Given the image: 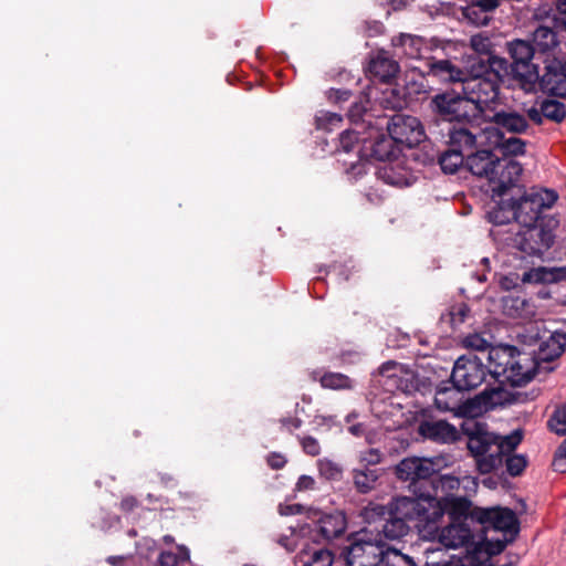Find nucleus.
<instances>
[{"label":"nucleus","instance_id":"1","mask_svg":"<svg viewBox=\"0 0 566 566\" xmlns=\"http://www.w3.org/2000/svg\"><path fill=\"white\" fill-rule=\"evenodd\" d=\"M558 196L554 190L524 188L520 195L507 198L513 205L515 221L522 229L511 233L506 239V245L524 256H542L555 242V230L559 224L558 219L543 214L544 209H549L557 201Z\"/></svg>","mask_w":566,"mask_h":566},{"label":"nucleus","instance_id":"2","mask_svg":"<svg viewBox=\"0 0 566 566\" xmlns=\"http://www.w3.org/2000/svg\"><path fill=\"white\" fill-rule=\"evenodd\" d=\"M566 349V333L556 331L543 340L534 353L520 352L515 346L501 345L492 353L495 361V375L505 376L511 387H522L532 381L541 370L551 373L552 363Z\"/></svg>","mask_w":566,"mask_h":566},{"label":"nucleus","instance_id":"3","mask_svg":"<svg viewBox=\"0 0 566 566\" xmlns=\"http://www.w3.org/2000/svg\"><path fill=\"white\" fill-rule=\"evenodd\" d=\"M467 447L481 474L491 473L503 465L504 457L512 453L523 439L522 430L500 436L486 429L485 423L473 422L462 427Z\"/></svg>","mask_w":566,"mask_h":566},{"label":"nucleus","instance_id":"4","mask_svg":"<svg viewBox=\"0 0 566 566\" xmlns=\"http://www.w3.org/2000/svg\"><path fill=\"white\" fill-rule=\"evenodd\" d=\"M504 70L503 61L491 62L489 59H482L473 64L474 74L467 75L463 84L458 85L468 104L475 107L470 108L475 120L479 117L485 118L494 109L492 104L499 99L501 85L506 80L501 74Z\"/></svg>","mask_w":566,"mask_h":566},{"label":"nucleus","instance_id":"5","mask_svg":"<svg viewBox=\"0 0 566 566\" xmlns=\"http://www.w3.org/2000/svg\"><path fill=\"white\" fill-rule=\"evenodd\" d=\"M470 108L473 107L468 104V99L464 98L458 85L438 90L427 101V111L431 116L429 123L431 134H440L444 137L443 130L440 129V125L443 123L447 126L455 123L473 124L476 120Z\"/></svg>","mask_w":566,"mask_h":566},{"label":"nucleus","instance_id":"6","mask_svg":"<svg viewBox=\"0 0 566 566\" xmlns=\"http://www.w3.org/2000/svg\"><path fill=\"white\" fill-rule=\"evenodd\" d=\"M413 496H397L389 504L390 514H396L409 522H416L420 532L438 531V523L443 517V507L431 491H411Z\"/></svg>","mask_w":566,"mask_h":566},{"label":"nucleus","instance_id":"7","mask_svg":"<svg viewBox=\"0 0 566 566\" xmlns=\"http://www.w3.org/2000/svg\"><path fill=\"white\" fill-rule=\"evenodd\" d=\"M506 51L511 57L509 62L505 57L490 55L491 62L503 61L504 72L501 74L506 80H512L525 92H534L536 90V81H538V63L535 49L531 42L515 39L506 43Z\"/></svg>","mask_w":566,"mask_h":566},{"label":"nucleus","instance_id":"8","mask_svg":"<svg viewBox=\"0 0 566 566\" xmlns=\"http://www.w3.org/2000/svg\"><path fill=\"white\" fill-rule=\"evenodd\" d=\"M496 347H492L488 354L489 365L485 366L482 358L475 354L460 356L453 365L452 373L450 376L451 382L458 391H471L476 389L484 382H489L488 379L494 381L509 382L505 376L495 375V361L492 360V353Z\"/></svg>","mask_w":566,"mask_h":566},{"label":"nucleus","instance_id":"9","mask_svg":"<svg viewBox=\"0 0 566 566\" xmlns=\"http://www.w3.org/2000/svg\"><path fill=\"white\" fill-rule=\"evenodd\" d=\"M364 518L368 523L369 532H376V537L382 544L384 539L397 541L408 534L410 526L390 509L381 504H369L364 511Z\"/></svg>","mask_w":566,"mask_h":566},{"label":"nucleus","instance_id":"10","mask_svg":"<svg viewBox=\"0 0 566 566\" xmlns=\"http://www.w3.org/2000/svg\"><path fill=\"white\" fill-rule=\"evenodd\" d=\"M369 527L349 538V544L342 551L347 566H377L381 555L380 539L369 537Z\"/></svg>","mask_w":566,"mask_h":566},{"label":"nucleus","instance_id":"11","mask_svg":"<svg viewBox=\"0 0 566 566\" xmlns=\"http://www.w3.org/2000/svg\"><path fill=\"white\" fill-rule=\"evenodd\" d=\"M396 476L405 482H409V490L431 491L432 482L430 478L436 473L432 460L419 457H409L402 459L395 468Z\"/></svg>","mask_w":566,"mask_h":566},{"label":"nucleus","instance_id":"12","mask_svg":"<svg viewBox=\"0 0 566 566\" xmlns=\"http://www.w3.org/2000/svg\"><path fill=\"white\" fill-rule=\"evenodd\" d=\"M492 176H488L489 182L492 185V197L502 196L510 197L514 193L520 195L523 187L517 185L523 168L520 163L512 158H500L493 166Z\"/></svg>","mask_w":566,"mask_h":566},{"label":"nucleus","instance_id":"13","mask_svg":"<svg viewBox=\"0 0 566 566\" xmlns=\"http://www.w3.org/2000/svg\"><path fill=\"white\" fill-rule=\"evenodd\" d=\"M473 520L483 530L493 528L510 534V541H513L520 532V521L515 512L509 507H475Z\"/></svg>","mask_w":566,"mask_h":566},{"label":"nucleus","instance_id":"14","mask_svg":"<svg viewBox=\"0 0 566 566\" xmlns=\"http://www.w3.org/2000/svg\"><path fill=\"white\" fill-rule=\"evenodd\" d=\"M401 147L391 137V135L369 127L368 136L361 138V146L358 153L366 159L376 161L392 160L398 157Z\"/></svg>","mask_w":566,"mask_h":566},{"label":"nucleus","instance_id":"15","mask_svg":"<svg viewBox=\"0 0 566 566\" xmlns=\"http://www.w3.org/2000/svg\"><path fill=\"white\" fill-rule=\"evenodd\" d=\"M387 130L400 147L412 148L424 138L421 122L410 115L395 114L387 123Z\"/></svg>","mask_w":566,"mask_h":566},{"label":"nucleus","instance_id":"16","mask_svg":"<svg viewBox=\"0 0 566 566\" xmlns=\"http://www.w3.org/2000/svg\"><path fill=\"white\" fill-rule=\"evenodd\" d=\"M543 73L538 67V86L543 92L557 97H566V65L564 56L543 60Z\"/></svg>","mask_w":566,"mask_h":566},{"label":"nucleus","instance_id":"17","mask_svg":"<svg viewBox=\"0 0 566 566\" xmlns=\"http://www.w3.org/2000/svg\"><path fill=\"white\" fill-rule=\"evenodd\" d=\"M310 518L314 523L315 541L331 542L332 539L339 538L347 528V518L342 511L329 513L314 511Z\"/></svg>","mask_w":566,"mask_h":566},{"label":"nucleus","instance_id":"18","mask_svg":"<svg viewBox=\"0 0 566 566\" xmlns=\"http://www.w3.org/2000/svg\"><path fill=\"white\" fill-rule=\"evenodd\" d=\"M484 120L492 124L500 135L504 133L521 135L525 134L531 127L527 117L512 107L494 108Z\"/></svg>","mask_w":566,"mask_h":566},{"label":"nucleus","instance_id":"19","mask_svg":"<svg viewBox=\"0 0 566 566\" xmlns=\"http://www.w3.org/2000/svg\"><path fill=\"white\" fill-rule=\"evenodd\" d=\"M495 382L496 386H491V382H488L486 387L475 396L479 405L482 406L485 410L512 405L523 400V395L521 392L510 391L504 388L505 385L511 386L509 382Z\"/></svg>","mask_w":566,"mask_h":566},{"label":"nucleus","instance_id":"20","mask_svg":"<svg viewBox=\"0 0 566 566\" xmlns=\"http://www.w3.org/2000/svg\"><path fill=\"white\" fill-rule=\"evenodd\" d=\"M537 55V61L547 60L563 55L558 34L554 28L538 25L532 35V43Z\"/></svg>","mask_w":566,"mask_h":566},{"label":"nucleus","instance_id":"21","mask_svg":"<svg viewBox=\"0 0 566 566\" xmlns=\"http://www.w3.org/2000/svg\"><path fill=\"white\" fill-rule=\"evenodd\" d=\"M421 437L440 444H451L461 439L460 431L447 420H423L419 423Z\"/></svg>","mask_w":566,"mask_h":566},{"label":"nucleus","instance_id":"22","mask_svg":"<svg viewBox=\"0 0 566 566\" xmlns=\"http://www.w3.org/2000/svg\"><path fill=\"white\" fill-rule=\"evenodd\" d=\"M475 130L479 128L472 124L455 123L447 126V132L443 134L448 136V147L467 155L475 147L478 136Z\"/></svg>","mask_w":566,"mask_h":566},{"label":"nucleus","instance_id":"23","mask_svg":"<svg viewBox=\"0 0 566 566\" xmlns=\"http://www.w3.org/2000/svg\"><path fill=\"white\" fill-rule=\"evenodd\" d=\"M499 7L500 0H470L462 15L472 25L482 27L489 24Z\"/></svg>","mask_w":566,"mask_h":566},{"label":"nucleus","instance_id":"24","mask_svg":"<svg viewBox=\"0 0 566 566\" xmlns=\"http://www.w3.org/2000/svg\"><path fill=\"white\" fill-rule=\"evenodd\" d=\"M472 538V530L465 522H450L439 533V543L447 548L468 547Z\"/></svg>","mask_w":566,"mask_h":566},{"label":"nucleus","instance_id":"25","mask_svg":"<svg viewBox=\"0 0 566 566\" xmlns=\"http://www.w3.org/2000/svg\"><path fill=\"white\" fill-rule=\"evenodd\" d=\"M371 76L380 82L388 83L397 76L400 71L399 63L389 56L388 52L379 51L371 57L368 66Z\"/></svg>","mask_w":566,"mask_h":566},{"label":"nucleus","instance_id":"26","mask_svg":"<svg viewBox=\"0 0 566 566\" xmlns=\"http://www.w3.org/2000/svg\"><path fill=\"white\" fill-rule=\"evenodd\" d=\"M499 156H496L490 149H481L476 151H470L465 155L467 168L478 177L488 178L492 176L493 166L496 164Z\"/></svg>","mask_w":566,"mask_h":566},{"label":"nucleus","instance_id":"27","mask_svg":"<svg viewBox=\"0 0 566 566\" xmlns=\"http://www.w3.org/2000/svg\"><path fill=\"white\" fill-rule=\"evenodd\" d=\"M522 282L534 284H555L566 282V265L533 268L523 273Z\"/></svg>","mask_w":566,"mask_h":566},{"label":"nucleus","instance_id":"28","mask_svg":"<svg viewBox=\"0 0 566 566\" xmlns=\"http://www.w3.org/2000/svg\"><path fill=\"white\" fill-rule=\"evenodd\" d=\"M467 74L463 69L450 60L433 61L429 67V75L437 77L442 83H452L453 86L463 84Z\"/></svg>","mask_w":566,"mask_h":566},{"label":"nucleus","instance_id":"29","mask_svg":"<svg viewBox=\"0 0 566 566\" xmlns=\"http://www.w3.org/2000/svg\"><path fill=\"white\" fill-rule=\"evenodd\" d=\"M443 507V514L448 513L450 522H475L473 520L472 502L467 497H443L440 500Z\"/></svg>","mask_w":566,"mask_h":566},{"label":"nucleus","instance_id":"30","mask_svg":"<svg viewBox=\"0 0 566 566\" xmlns=\"http://www.w3.org/2000/svg\"><path fill=\"white\" fill-rule=\"evenodd\" d=\"M355 490L360 494H367L376 489L381 475V469L356 467L350 471Z\"/></svg>","mask_w":566,"mask_h":566},{"label":"nucleus","instance_id":"31","mask_svg":"<svg viewBox=\"0 0 566 566\" xmlns=\"http://www.w3.org/2000/svg\"><path fill=\"white\" fill-rule=\"evenodd\" d=\"M453 566H494V564L482 542H471L467 547V554L455 560Z\"/></svg>","mask_w":566,"mask_h":566},{"label":"nucleus","instance_id":"32","mask_svg":"<svg viewBox=\"0 0 566 566\" xmlns=\"http://www.w3.org/2000/svg\"><path fill=\"white\" fill-rule=\"evenodd\" d=\"M499 198L496 205L488 212V219L495 226L510 223L515 220V212L511 200L507 197L495 196Z\"/></svg>","mask_w":566,"mask_h":566},{"label":"nucleus","instance_id":"33","mask_svg":"<svg viewBox=\"0 0 566 566\" xmlns=\"http://www.w3.org/2000/svg\"><path fill=\"white\" fill-rule=\"evenodd\" d=\"M470 312V307L463 302L452 304L444 313L441 314L440 324L454 331L465 322Z\"/></svg>","mask_w":566,"mask_h":566},{"label":"nucleus","instance_id":"34","mask_svg":"<svg viewBox=\"0 0 566 566\" xmlns=\"http://www.w3.org/2000/svg\"><path fill=\"white\" fill-rule=\"evenodd\" d=\"M423 44L422 38L411 34H401L395 42V45L400 46L402 53L409 59L420 57Z\"/></svg>","mask_w":566,"mask_h":566},{"label":"nucleus","instance_id":"35","mask_svg":"<svg viewBox=\"0 0 566 566\" xmlns=\"http://www.w3.org/2000/svg\"><path fill=\"white\" fill-rule=\"evenodd\" d=\"M438 163L446 174H454L458 169L465 164V155L461 154L459 150H453L448 147L438 159Z\"/></svg>","mask_w":566,"mask_h":566},{"label":"nucleus","instance_id":"36","mask_svg":"<svg viewBox=\"0 0 566 566\" xmlns=\"http://www.w3.org/2000/svg\"><path fill=\"white\" fill-rule=\"evenodd\" d=\"M381 179L391 186L403 188L409 187L413 184L415 178L406 171H400L395 167H385L380 171Z\"/></svg>","mask_w":566,"mask_h":566},{"label":"nucleus","instance_id":"37","mask_svg":"<svg viewBox=\"0 0 566 566\" xmlns=\"http://www.w3.org/2000/svg\"><path fill=\"white\" fill-rule=\"evenodd\" d=\"M319 382L322 387L333 389V390H342V389H352L353 380L345 374L342 373H325Z\"/></svg>","mask_w":566,"mask_h":566},{"label":"nucleus","instance_id":"38","mask_svg":"<svg viewBox=\"0 0 566 566\" xmlns=\"http://www.w3.org/2000/svg\"><path fill=\"white\" fill-rule=\"evenodd\" d=\"M542 114L546 119L555 123H562L566 118V106L556 99H545L541 104Z\"/></svg>","mask_w":566,"mask_h":566},{"label":"nucleus","instance_id":"39","mask_svg":"<svg viewBox=\"0 0 566 566\" xmlns=\"http://www.w3.org/2000/svg\"><path fill=\"white\" fill-rule=\"evenodd\" d=\"M432 482V494L438 499V490L442 492L452 491L459 488L460 481L458 478L450 474H437V472L430 478Z\"/></svg>","mask_w":566,"mask_h":566},{"label":"nucleus","instance_id":"40","mask_svg":"<svg viewBox=\"0 0 566 566\" xmlns=\"http://www.w3.org/2000/svg\"><path fill=\"white\" fill-rule=\"evenodd\" d=\"M317 468L321 476L328 481H339L343 476L342 465L327 458L318 460Z\"/></svg>","mask_w":566,"mask_h":566},{"label":"nucleus","instance_id":"41","mask_svg":"<svg viewBox=\"0 0 566 566\" xmlns=\"http://www.w3.org/2000/svg\"><path fill=\"white\" fill-rule=\"evenodd\" d=\"M408 102L399 88H390L384 92L382 105L385 108L401 111Z\"/></svg>","mask_w":566,"mask_h":566},{"label":"nucleus","instance_id":"42","mask_svg":"<svg viewBox=\"0 0 566 566\" xmlns=\"http://www.w3.org/2000/svg\"><path fill=\"white\" fill-rule=\"evenodd\" d=\"M547 424L551 431L555 432L556 434H566V405L557 407L554 410Z\"/></svg>","mask_w":566,"mask_h":566},{"label":"nucleus","instance_id":"43","mask_svg":"<svg viewBox=\"0 0 566 566\" xmlns=\"http://www.w3.org/2000/svg\"><path fill=\"white\" fill-rule=\"evenodd\" d=\"M525 147L526 142L518 137L504 138L500 144L503 155L507 158H510V156L523 155L525 153Z\"/></svg>","mask_w":566,"mask_h":566},{"label":"nucleus","instance_id":"44","mask_svg":"<svg viewBox=\"0 0 566 566\" xmlns=\"http://www.w3.org/2000/svg\"><path fill=\"white\" fill-rule=\"evenodd\" d=\"M343 117L337 113L321 111L315 116L317 129L332 130L333 127L339 126Z\"/></svg>","mask_w":566,"mask_h":566},{"label":"nucleus","instance_id":"45","mask_svg":"<svg viewBox=\"0 0 566 566\" xmlns=\"http://www.w3.org/2000/svg\"><path fill=\"white\" fill-rule=\"evenodd\" d=\"M159 566H188L190 563L189 553L187 551L181 554L172 552H163L158 557Z\"/></svg>","mask_w":566,"mask_h":566},{"label":"nucleus","instance_id":"46","mask_svg":"<svg viewBox=\"0 0 566 566\" xmlns=\"http://www.w3.org/2000/svg\"><path fill=\"white\" fill-rule=\"evenodd\" d=\"M365 137L358 128L345 129L339 135V145L345 153H349L355 148V145L361 143Z\"/></svg>","mask_w":566,"mask_h":566},{"label":"nucleus","instance_id":"47","mask_svg":"<svg viewBox=\"0 0 566 566\" xmlns=\"http://www.w3.org/2000/svg\"><path fill=\"white\" fill-rule=\"evenodd\" d=\"M471 46L475 52L481 54L478 62H480L482 59H488L490 55H494L492 53L493 44L489 36L482 34L472 35Z\"/></svg>","mask_w":566,"mask_h":566},{"label":"nucleus","instance_id":"48","mask_svg":"<svg viewBox=\"0 0 566 566\" xmlns=\"http://www.w3.org/2000/svg\"><path fill=\"white\" fill-rule=\"evenodd\" d=\"M503 463H505L506 471L510 475L517 476L526 468L527 461L524 455L513 454V452H512L504 457Z\"/></svg>","mask_w":566,"mask_h":566},{"label":"nucleus","instance_id":"49","mask_svg":"<svg viewBox=\"0 0 566 566\" xmlns=\"http://www.w3.org/2000/svg\"><path fill=\"white\" fill-rule=\"evenodd\" d=\"M382 461V453L379 449L370 448L368 450L360 451L358 454V467L361 468H375Z\"/></svg>","mask_w":566,"mask_h":566},{"label":"nucleus","instance_id":"50","mask_svg":"<svg viewBox=\"0 0 566 566\" xmlns=\"http://www.w3.org/2000/svg\"><path fill=\"white\" fill-rule=\"evenodd\" d=\"M333 554L325 548L317 549L310 555L307 560L303 562L302 566H332Z\"/></svg>","mask_w":566,"mask_h":566},{"label":"nucleus","instance_id":"51","mask_svg":"<svg viewBox=\"0 0 566 566\" xmlns=\"http://www.w3.org/2000/svg\"><path fill=\"white\" fill-rule=\"evenodd\" d=\"M484 548L490 553V558L492 559L493 556L495 555H499L500 553H502L507 543H510V538L509 539H496V541H490L488 538H484L481 541Z\"/></svg>","mask_w":566,"mask_h":566},{"label":"nucleus","instance_id":"52","mask_svg":"<svg viewBox=\"0 0 566 566\" xmlns=\"http://www.w3.org/2000/svg\"><path fill=\"white\" fill-rule=\"evenodd\" d=\"M552 465L555 471L566 473V439L556 450Z\"/></svg>","mask_w":566,"mask_h":566},{"label":"nucleus","instance_id":"53","mask_svg":"<svg viewBox=\"0 0 566 566\" xmlns=\"http://www.w3.org/2000/svg\"><path fill=\"white\" fill-rule=\"evenodd\" d=\"M443 552H444V549L441 547L427 548L426 549L427 560L424 563V566H453L455 564V562L447 560V559H439V560L434 559L436 554L443 553Z\"/></svg>","mask_w":566,"mask_h":566},{"label":"nucleus","instance_id":"54","mask_svg":"<svg viewBox=\"0 0 566 566\" xmlns=\"http://www.w3.org/2000/svg\"><path fill=\"white\" fill-rule=\"evenodd\" d=\"M365 112L366 107L361 103L355 102L350 105L348 109V117L356 128L363 125V115Z\"/></svg>","mask_w":566,"mask_h":566},{"label":"nucleus","instance_id":"55","mask_svg":"<svg viewBox=\"0 0 566 566\" xmlns=\"http://www.w3.org/2000/svg\"><path fill=\"white\" fill-rule=\"evenodd\" d=\"M301 446L303 451L311 457H316L321 453V446L312 436L301 438Z\"/></svg>","mask_w":566,"mask_h":566},{"label":"nucleus","instance_id":"56","mask_svg":"<svg viewBox=\"0 0 566 566\" xmlns=\"http://www.w3.org/2000/svg\"><path fill=\"white\" fill-rule=\"evenodd\" d=\"M463 344L465 347L472 348L475 350H485L490 346V344L486 342V339H484L479 334L468 335L463 339Z\"/></svg>","mask_w":566,"mask_h":566},{"label":"nucleus","instance_id":"57","mask_svg":"<svg viewBox=\"0 0 566 566\" xmlns=\"http://www.w3.org/2000/svg\"><path fill=\"white\" fill-rule=\"evenodd\" d=\"M287 460L286 458L279 452H271L266 457V463L272 470H280L285 467Z\"/></svg>","mask_w":566,"mask_h":566},{"label":"nucleus","instance_id":"58","mask_svg":"<svg viewBox=\"0 0 566 566\" xmlns=\"http://www.w3.org/2000/svg\"><path fill=\"white\" fill-rule=\"evenodd\" d=\"M523 114L527 117L528 123L532 122L535 125H541L543 123V118H545L544 114H542V106L539 108L532 106Z\"/></svg>","mask_w":566,"mask_h":566},{"label":"nucleus","instance_id":"59","mask_svg":"<svg viewBox=\"0 0 566 566\" xmlns=\"http://www.w3.org/2000/svg\"><path fill=\"white\" fill-rule=\"evenodd\" d=\"M352 92L343 88H332L328 93V98L336 103L346 102L349 99Z\"/></svg>","mask_w":566,"mask_h":566},{"label":"nucleus","instance_id":"60","mask_svg":"<svg viewBox=\"0 0 566 566\" xmlns=\"http://www.w3.org/2000/svg\"><path fill=\"white\" fill-rule=\"evenodd\" d=\"M554 21L562 23L566 30V0H557Z\"/></svg>","mask_w":566,"mask_h":566},{"label":"nucleus","instance_id":"61","mask_svg":"<svg viewBox=\"0 0 566 566\" xmlns=\"http://www.w3.org/2000/svg\"><path fill=\"white\" fill-rule=\"evenodd\" d=\"M280 423L283 428L292 432L294 429L301 428L303 421L297 417H284L280 419Z\"/></svg>","mask_w":566,"mask_h":566},{"label":"nucleus","instance_id":"62","mask_svg":"<svg viewBox=\"0 0 566 566\" xmlns=\"http://www.w3.org/2000/svg\"><path fill=\"white\" fill-rule=\"evenodd\" d=\"M315 488V480L311 475L303 474L298 478L296 483L297 491H307Z\"/></svg>","mask_w":566,"mask_h":566},{"label":"nucleus","instance_id":"63","mask_svg":"<svg viewBox=\"0 0 566 566\" xmlns=\"http://www.w3.org/2000/svg\"><path fill=\"white\" fill-rule=\"evenodd\" d=\"M303 510V506L301 504H280L279 505V513L282 516H289V515H295L300 514Z\"/></svg>","mask_w":566,"mask_h":566},{"label":"nucleus","instance_id":"64","mask_svg":"<svg viewBox=\"0 0 566 566\" xmlns=\"http://www.w3.org/2000/svg\"><path fill=\"white\" fill-rule=\"evenodd\" d=\"M138 505V501L136 497L129 495L122 500L120 502V510L124 512H132L134 509H136Z\"/></svg>","mask_w":566,"mask_h":566}]
</instances>
